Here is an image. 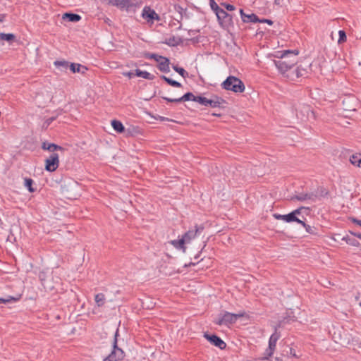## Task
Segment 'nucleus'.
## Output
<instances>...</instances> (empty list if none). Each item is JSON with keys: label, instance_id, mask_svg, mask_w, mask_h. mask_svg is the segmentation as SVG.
Wrapping results in <instances>:
<instances>
[{"label": "nucleus", "instance_id": "1", "mask_svg": "<svg viewBox=\"0 0 361 361\" xmlns=\"http://www.w3.org/2000/svg\"><path fill=\"white\" fill-rule=\"evenodd\" d=\"M298 50H286L281 52L279 60H274V63L282 74L286 73L290 68H293L298 62Z\"/></svg>", "mask_w": 361, "mask_h": 361}, {"label": "nucleus", "instance_id": "2", "mask_svg": "<svg viewBox=\"0 0 361 361\" xmlns=\"http://www.w3.org/2000/svg\"><path fill=\"white\" fill-rule=\"evenodd\" d=\"M329 194L327 190H326L323 187L318 188L317 190L314 192H301L297 195H293L291 197V200H298L300 202H303L306 200H309L311 202H315L317 200H320L321 197H325Z\"/></svg>", "mask_w": 361, "mask_h": 361}, {"label": "nucleus", "instance_id": "3", "mask_svg": "<svg viewBox=\"0 0 361 361\" xmlns=\"http://www.w3.org/2000/svg\"><path fill=\"white\" fill-rule=\"evenodd\" d=\"M245 315V312H239L238 313L234 314L225 311L223 314H219L214 323L219 326H228L235 323L238 319L243 317Z\"/></svg>", "mask_w": 361, "mask_h": 361}, {"label": "nucleus", "instance_id": "4", "mask_svg": "<svg viewBox=\"0 0 361 361\" xmlns=\"http://www.w3.org/2000/svg\"><path fill=\"white\" fill-rule=\"evenodd\" d=\"M222 87L226 90L235 93H241L245 90L244 83L235 76H228L222 83Z\"/></svg>", "mask_w": 361, "mask_h": 361}, {"label": "nucleus", "instance_id": "5", "mask_svg": "<svg viewBox=\"0 0 361 361\" xmlns=\"http://www.w3.org/2000/svg\"><path fill=\"white\" fill-rule=\"evenodd\" d=\"M39 279L46 291L54 290L56 285L59 284L60 281V279L57 276L54 279L52 273H47L45 271H40L39 273Z\"/></svg>", "mask_w": 361, "mask_h": 361}, {"label": "nucleus", "instance_id": "6", "mask_svg": "<svg viewBox=\"0 0 361 361\" xmlns=\"http://www.w3.org/2000/svg\"><path fill=\"white\" fill-rule=\"evenodd\" d=\"M198 103L205 106H209L212 108H224V104H226V102L223 98L217 96H214L210 99L200 96V98L198 99Z\"/></svg>", "mask_w": 361, "mask_h": 361}, {"label": "nucleus", "instance_id": "7", "mask_svg": "<svg viewBox=\"0 0 361 361\" xmlns=\"http://www.w3.org/2000/svg\"><path fill=\"white\" fill-rule=\"evenodd\" d=\"M216 16L219 25L222 27L228 29L233 25V16L231 14H228L223 8H221L218 12H216Z\"/></svg>", "mask_w": 361, "mask_h": 361}, {"label": "nucleus", "instance_id": "8", "mask_svg": "<svg viewBox=\"0 0 361 361\" xmlns=\"http://www.w3.org/2000/svg\"><path fill=\"white\" fill-rule=\"evenodd\" d=\"M116 336L117 332L115 334L113 350L107 357L104 358L103 361H120L123 359L125 354L122 349L117 346Z\"/></svg>", "mask_w": 361, "mask_h": 361}, {"label": "nucleus", "instance_id": "9", "mask_svg": "<svg viewBox=\"0 0 361 361\" xmlns=\"http://www.w3.org/2000/svg\"><path fill=\"white\" fill-rule=\"evenodd\" d=\"M307 73V69L301 67V66L296 67L294 66L293 68H290L289 71L282 73V75L290 80H295L300 77L305 76Z\"/></svg>", "mask_w": 361, "mask_h": 361}, {"label": "nucleus", "instance_id": "10", "mask_svg": "<svg viewBox=\"0 0 361 361\" xmlns=\"http://www.w3.org/2000/svg\"><path fill=\"white\" fill-rule=\"evenodd\" d=\"M204 229V226L201 225H195L194 228H191L185 232L182 238L185 240L186 243H190L192 240L195 239L197 236L200 235Z\"/></svg>", "mask_w": 361, "mask_h": 361}, {"label": "nucleus", "instance_id": "11", "mask_svg": "<svg viewBox=\"0 0 361 361\" xmlns=\"http://www.w3.org/2000/svg\"><path fill=\"white\" fill-rule=\"evenodd\" d=\"M59 165V155L57 153H51L45 160V170L49 172L55 171Z\"/></svg>", "mask_w": 361, "mask_h": 361}, {"label": "nucleus", "instance_id": "12", "mask_svg": "<svg viewBox=\"0 0 361 361\" xmlns=\"http://www.w3.org/2000/svg\"><path fill=\"white\" fill-rule=\"evenodd\" d=\"M161 98L168 102L178 103L186 101H193L198 102V99L200 98V96H195L192 92H187L178 98H169L166 97H161Z\"/></svg>", "mask_w": 361, "mask_h": 361}, {"label": "nucleus", "instance_id": "13", "mask_svg": "<svg viewBox=\"0 0 361 361\" xmlns=\"http://www.w3.org/2000/svg\"><path fill=\"white\" fill-rule=\"evenodd\" d=\"M204 337L212 345L218 347L221 350H224L226 347V343L218 336L215 334L210 335L207 333L204 334Z\"/></svg>", "mask_w": 361, "mask_h": 361}, {"label": "nucleus", "instance_id": "14", "mask_svg": "<svg viewBox=\"0 0 361 361\" xmlns=\"http://www.w3.org/2000/svg\"><path fill=\"white\" fill-rule=\"evenodd\" d=\"M142 16L143 18L147 20V21H153L154 20H159V16L154 11V10L152 9L149 6L144 7L142 13Z\"/></svg>", "mask_w": 361, "mask_h": 361}, {"label": "nucleus", "instance_id": "15", "mask_svg": "<svg viewBox=\"0 0 361 361\" xmlns=\"http://www.w3.org/2000/svg\"><path fill=\"white\" fill-rule=\"evenodd\" d=\"M240 14L244 23H257L259 21L258 16L254 13L245 14L243 9H240Z\"/></svg>", "mask_w": 361, "mask_h": 361}, {"label": "nucleus", "instance_id": "16", "mask_svg": "<svg viewBox=\"0 0 361 361\" xmlns=\"http://www.w3.org/2000/svg\"><path fill=\"white\" fill-rule=\"evenodd\" d=\"M109 4L116 6L121 9H128L130 6H131L130 0H109Z\"/></svg>", "mask_w": 361, "mask_h": 361}, {"label": "nucleus", "instance_id": "17", "mask_svg": "<svg viewBox=\"0 0 361 361\" xmlns=\"http://www.w3.org/2000/svg\"><path fill=\"white\" fill-rule=\"evenodd\" d=\"M42 149L44 150H47L51 153H56V151L61 150L63 151V148L58 145L54 143H49L47 142H44L42 145Z\"/></svg>", "mask_w": 361, "mask_h": 361}, {"label": "nucleus", "instance_id": "18", "mask_svg": "<svg viewBox=\"0 0 361 361\" xmlns=\"http://www.w3.org/2000/svg\"><path fill=\"white\" fill-rule=\"evenodd\" d=\"M161 61L158 65V68L160 71L164 73H169L170 71L169 64L170 61L168 58L164 56H159Z\"/></svg>", "mask_w": 361, "mask_h": 361}, {"label": "nucleus", "instance_id": "19", "mask_svg": "<svg viewBox=\"0 0 361 361\" xmlns=\"http://www.w3.org/2000/svg\"><path fill=\"white\" fill-rule=\"evenodd\" d=\"M280 336H281L280 333L277 332V329H276V327H275V331L274 334H272L271 335L269 340L268 348H269V350H271V349H274V350L276 349V342L280 338Z\"/></svg>", "mask_w": 361, "mask_h": 361}, {"label": "nucleus", "instance_id": "20", "mask_svg": "<svg viewBox=\"0 0 361 361\" xmlns=\"http://www.w3.org/2000/svg\"><path fill=\"white\" fill-rule=\"evenodd\" d=\"M70 69L73 73H80L81 74H85L87 71V68L80 63H72L70 65Z\"/></svg>", "mask_w": 361, "mask_h": 361}, {"label": "nucleus", "instance_id": "21", "mask_svg": "<svg viewBox=\"0 0 361 361\" xmlns=\"http://www.w3.org/2000/svg\"><path fill=\"white\" fill-rule=\"evenodd\" d=\"M170 243L176 249L181 250L183 252H186L187 247H185V240L181 238L179 240H173L170 241Z\"/></svg>", "mask_w": 361, "mask_h": 361}, {"label": "nucleus", "instance_id": "22", "mask_svg": "<svg viewBox=\"0 0 361 361\" xmlns=\"http://www.w3.org/2000/svg\"><path fill=\"white\" fill-rule=\"evenodd\" d=\"M302 209L310 210V208L305 207H300L293 210V212H290V215L292 216V217L293 219L294 222L300 224L302 221V220L300 219L298 217V216H299L301 214Z\"/></svg>", "mask_w": 361, "mask_h": 361}, {"label": "nucleus", "instance_id": "23", "mask_svg": "<svg viewBox=\"0 0 361 361\" xmlns=\"http://www.w3.org/2000/svg\"><path fill=\"white\" fill-rule=\"evenodd\" d=\"M63 20H68L70 22H78L81 20V16L77 13H65L63 15Z\"/></svg>", "mask_w": 361, "mask_h": 361}, {"label": "nucleus", "instance_id": "24", "mask_svg": "<svg viewBox=\"0 0 361 361\" xmlns=\"http://www.w3.org/2000/svg\"><path fill=\"white\" fill-rule=\"evenodd\" d=\"M182 42V39L179 37L172 36L166 39L165 44L171 47H176Z\"/></svg>", "mask_w": 361, "mask_h": 361}, {"label": "nucleus", "instance_id": "25", "mask_svg": "<svg viewBox=\"0 0 361 361\" xmlns=\"http://www.w3.org/2000/svg\"><path fill=\"white\" fill-rule=\"evenodd\" d=\"M135 75L137 77H140L147 80H152L154 78V75L151 74L150 73L145 71H141L140 69H136L135 71Z\"/></svg>", "mask_w": 361, "mask_h": 361}, {"label": "nucleus", "instance_id": "26", "mask_svg": "<svg viewBox=\"0 0 361 361\" xmlns=\"http://www.w3.org/2000/svg\"><path fill=\"white\" fill-rule=\"evenodd\" d=\"M273 217L277 220H283L287 223L294 222L293 219L290 213L288 214H279L277 213H274L273 214Z\"/></svg>", "mask_w": 361, "mask_h": 361}, {"label": "nucleus", "instance_id": "27", "mask_svg": "<svg viewBox=\"0 0 361 361\" xmlns=\"http://www.w3.org/2000/svg\"><path fill=\"white\" fill-rule=\"evenodd\" d=\"M111 126L114 130L116 131L117 133H121L125 130L124 126L121 121L118 120H113L111 121Z\"/></svg>", "mask_w": 361, "mask_h": 361}, {"label": "nucleus", "instance_id": "28", "mask_svg": "<svg viewBox=\"0 0 361 361\" xmlns=\"http://www.w3.org/2000/svg\"><path fill=\"white\" fill-rule=\"evenodd\" d=\"M160 78L164 81H165L167 84H169V85H171L172 87H182L181 83H180L179 82L176 81L174 80H172L171 78H169L166 77V75H161Z\"/></svg>", "mask_w": 361, "mask_h": 361}, {"label": "nucleus", "instance_id": "29", "mask_svg": "<svg viewBox=\"0 0 361 361\" xmlns=\"http://www.w3.org/2000/svg\"><path fill=\"white\" fill-rule=\"evenodd\" d=\"M300 224H301L305 228V231L309 233L310 234L317 235H318V229L317 228L314 226H311L307 224H305V221H302Z\"/></svg>", "mask_w": 361, "mask_h": 361}, {"label": "nucleus", "instance_id": "30", "mask_svg": "<svg viewBox=\"0 0 361 361\" xmlns=\"http://www.w3.org/2000/svg\"><path fill=\"white\" fill-rule=\"evenodd\" d=\"M350 163L361 168V154H353L350 158Z\"/></svg>", "mask_w": 361, "mask_h": 361}, {"label": "nucleus", "instance_id": "31", "mask_svg": "<svg viewBox=\"0 0 361 361\" xmlns=\"http://www.w3.org/2000/svg\"><path fill=\"white\" fill-rule=\"evenodd\" d=\"M105 295L103 293H97L94 296V300L98 307H102L105 302Z\"/></svg>", "mask_w": 361, "mask_h": 361}, {"label": "nucleus", "instance_id": "32", "mask_svg": "<svg viewBox=\"0 0 361 361\" xmlns=\"http://www.w3.org/2000/svg\"><path fill=\"white\" fill-rule=\"evenodd\" d=\"M34 181L32 178H25L24 185L30 192H34L36 190V188H33Z\"/></svg>", "mask_w": 361, "mask_h": 361}, {"label": "nucleus", "instance_id": "33", "mask_svg": "<svg viewBox=\"0 0 361 361\" xmlns=\"http://www.w3.org/2000/svg\"><path fill=\"white\" fill-rule=\"evenodd\" d=\"M172 68L176 72H177L178 74H180L183 78H186L188 77V73L183 68L179 67L178 65H173Z\"/></svg>", "mask_w": 361, "mask_h": 361}, {"label": "nucleus", "instance_id": "34", "mask_svg": "<svg viewBox=\"0 0 361 361\" xmlns=\"http://www.w3.org/2000/svg\"><path fill=\"white\" fill-rule=\"evenodd\" d=\"M15 39L16 35L12 33H0V40L11 42L14 40Z\"/></svg>", "mask_w": 361, "mask_h": 361}, {"label": "nucleus", "instance_id": "35", "mask_svg": "<svg viewBox=\"0 0 361 361\" xmlns=\"http://www.w3.org/2000/svg\"><path fill=\"white\" fill-rule=\"evenodd\" d=\"M174 10L178 13L180 15V20L183 19V15H185L187 9L183 8L182 6H180L178 4L174 5Z\"/></svg>", "mask_w": 361, "mask_h": 361}, {"label": "nucleus", "instance_id": "36", "mask_svg": "<svg viewBox=\"0 0 361 361\" xmlns=\"http://www.w3.org/2000/svg\"><path fill=\"white\" fill-rule=\"evenodd\" d=\"M343 240H345L348 244L354 247H357L360 245V243L356 239L350 238L348 236L343 237Z\"/></svg>", "mask_w": 361, "mask_h": 361}, {"label": "nucleus", "instance_id": "37", "mask_svg": "<svg viewBox=\"0 0 361 361\" xmlns=\"http://www.w3.org/2000/svg\"><path fill=\"white\" fill-rule=\"evenodd\" d=\"M18 300L17 298L13 296H7L6 298H0V304H8L12 302H16Z\"/></svg>", "mask_w": 361, "mask_h": 361}, {"label": "nucleus", "instance_id": "38", "mask_svg": "<svg viewBox=\"0 0 361 361\" xmlns=\"http://www.w3.org/2000/svg\"><path fill=\"white\" fill-rule=\"evenodd\" d=\"M54 64L56 67L62 68L63 69H67L68 67V62L66 61H56Z\"/></svg>", "mask_w": 361, "mask_h": 361}, {"label": "nucleus", "instance_id": "39", "mask_svg": "<svg viewBox=\"0 0 361 361\" xmlns=\"http://www.w3.org/2000/svg\"><path fill=\"white\" fill-rule=\"evenodd\" d=\"M338 36H339L338 40V44H342V43L346 42L347 36H346V33L344 30H339Z\"/></svg>", "mask_w": 361, "mask_h": 361}, {"label": "nucleus", "instance_id": "40", "mask_svg": "<svg viewBox=\"0 0 361 361\" xmlns=\"http://www.w3.org/2000/svg\"><path fill=\"white\" fill-rule=\"evenodd\" d=\"M275 350L271 349L269 350V348H267L264 353V356L260 358L261 360H267L269 358L273 355Z\"/></svg>", "mask_w": 361, "mask_h": 361}, {"label": "nucleus", "instance_id": "41", "mask_svg": "<svg viewBox=\"0 0 361 361\" xmlns=\"http://www.w3.org/2000/svg\"><path fill=\"white\" fill-rule=\"evenodd\" d=\"M209 5L211 9L215 13V14L221 8L218 6L214 0H209Z\"/></svg>", "mask_w": 361, "mask_h": 361}, {"label": "nucleus", "instance_id": "42", "mask_svg": "<svg viewBox=\"0 0 361 361\" xmlns=\"http://www.w3.org/2000/svg\"><path fill=\"white\" fill-rule=\"evenodd\" d=\"M221 5L224 6L227 11H234L235 9V7L232 5L227 3H221Z\"/></svg>", "mask_w": 361, "mask_h": 361}, {"label": "nucleus", "instance_id": "43", "mask_svg": "<svg viewBox=\"0 0 361 361\" xmlns=\"http://www.w3.org/2000/svg\"><path fill=\"white\" fill-rule=\"evenodd\" d=\"M349 220H350L351 222H353V223H354V224H357V225H359V226H361V220H359V219H356V218H355V217H350V218H349Z\"/></svg>", "mask_w": 361, "mask_h": 361}, {"label": "nucleus", "instance_id": "44", "mask_svg": "<svg viewBox=\"0 0 361 361\" xmlns=\"http://www.w3.org/2000/svg\"><path fill=\"white\" fill-rule=\"evenodd\" d=\"M159 55H157V54H151L148 56V58H149V59H154L155 61H158V62H159V59H161L160 58H159Z\"/></svg>", "mask_w": 361, "mask_h": 361}, {"label": "nucleus", "instance_id": "45", "mask_svg": "<svg viewBox=\"0 0 361 361\" xmlns=\"http://www.w3.org/2000/svg\"><path fill=\"white\" fill-rule=\"evenodd\" d=\"M123 75L128 76L129 78H132L135 75V73L133 71H129L127 73H123Z\"/></svg>", "mask_w": 361, "mask_h": 361}, {"label": "nucleus", "instance_id": "46", "mask_svg": "<svg viewBox=\"0 0 361 361\" xmlns=\"http://www.w3.org/2000/svg\"><path fill=\"white\" fill-rule=\"evenodd\" d=\"M258 22L259 23H266L270 25H271L273 24V21L269 19H262V20L259 19V21H258Z\"/></svg>", "mask_w": 361, "mask_h": 361}, {"label": "nucleus", "instance_id": "47", "mask_svg": "<svg viewBox=\"0 0 361 361\" xmlns=\"http://www.w3.org/2000/svg\"><path fill=\"white\" fill-rule=\"evenodd\" d=\"M283 2V0H274V4L281 6L282 3Z\"/></svg>", "mask_w": 361, "mask_h": 361}, {"label": "nucleus", "instance_id": "48", "mask_svg": "<svg viewBox=\"0 0 361 361\" xmlns=\"http://www.w3.org/2000/svg\"><path fill=\"white\" fill-rule=\"evenodd\" d=\"M159 120L161 121H172L171 119H169V118H166V117H164V116H159Z\"/></svg>", "mask_w": 361, "mask_h": 361}, {"label": "nucleus", "instance_id": "49", "mask_svg": "<svg viewBox=\"0 0 361 361\" xmlns=\"http://www.w3.org/2000/svg\"><path fill=\"white\" fill-rule=\"evenodd\" d=\"M350 233H351L353 235H354V236H355V237H357V238H358L361 239V233H354V232H350Z\"/></svg>", "mask_w": 361, "mask_h": 361}, {"label": "nucleus", "instance_id": "50", "mask_svg": "<svg viewBox=\"0 0 361 361\" xmlns=\"http://www.w3.org/2000/svg\"><path fill=\"white\" fill-rule=\"evenodd\" d=\"M6 14H0V23H2L5 20Z\"/></svg>", "mask_w": 361, "mask_h": 361}, {"label": "nucleus", "instance_id": "51", "mask_svg": "<svg viewBox=\"0 0 361 361\" xmlns=\"http://www.w3.org/2000/svg\"><path fill=\"white\" fill-rule=\"evenodd\" d=\"M196 265V263L195 262H190L188 264H185V267H190V266H195Z\"/></svg>", "mask_w": 361, "mask_h": 361}, {"label": "nucleus", "instance_id": "52", "mask_svg": "<svg viewBox=\"0 0 361 361\" xmlns=\"http://www.w3.org/2000/svg\"><path fill=\"white\" fill-rule=\"evenodd\" d=\"M290 353L293 356L296 357V355L295 353V350L293 348H290Z\"/></svg>", "mask_w": 361, "mask_h": 361}, {"label": "nucleus", "instance_id": "53", "mask_svg": "<svg viewBox=\"0 0 361 361\" xmlns=\"http://www.w3.org/2000/svg\"><path fill=\"white\" fill-rule=\"evenodd\" d=\"M54 120V118H50L47 120L48 124H50Z\"/></svg>", "mask_w": 361, "mask_h": 361}, {"label": "nucleus", "instance_id": "54", "mask_svg": "<svg viewBox=\"0 0 361 361\" xmlns=\"http://www.w3.org/2000/svg\"><path fill=\"white\" fill-rule=\"evenodd\" d=\"M285 323H286V322H285V319H283L282 321H281V322H279V326H281L283 324H285Z\"/></svg>", "mask_w": 361, "mask_h": 361}, {"label": "nucleus", "instance_id": "55", "mask_svg": "<svg viewBox=\"0 0 361 361\" xmlns=\"http://www.w3.org/2000/svg\"><path fill=\"white\" fill-rule=\"evenodd\" d=\"M200 253H201V251L199 252V253H197L195 256V259H198L200 256Z\"/></svg>", "mask_w": 361, "mask_h": 361}, {"label": "nucleus", "instance_id": "56", "mask_svg": "<svg viewBox=\"0 0 361 361\" xmlns=\"http://www.w3.org/2000/svg\"><path fill=\"white\" fill-rule=\"evenodd\" d=\"M214 116H220L221 115L220 114H213Z\"/></svg>", "mask_w": 361, "mask_h": 361}, {"label": "nucleus", "instance_id": "57", "mask_svg": "<svg viewBox=\"0 0 361 361\" xmlns=\"http://www.w3.org/2000/svg\"><path fill=\"white\" fill-rule=\"evenodd\" d=\"M360 306H361V303H360Z\"/></svg>", "mask_w": 361, "mask_h": 361}]
</instances>
